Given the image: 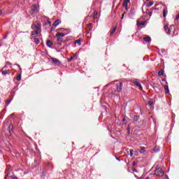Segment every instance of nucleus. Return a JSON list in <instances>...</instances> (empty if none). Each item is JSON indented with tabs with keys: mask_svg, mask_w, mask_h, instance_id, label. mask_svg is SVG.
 Wrapping results in <instances>:
<instances>
[{
	"mask_svg": "<svg viewBox=\"0 0 179 179\" xmlns=\"http://www.w3.org/2000/svg\"><path fill=\"white\" fill-rule=\"evenodd\" d=\"M31 29H32L31 36L40 34L41 33V24L39 22L34 23L31 24Z\"/></svg>",
	"mask_w": 179,
	"mask_h": 179,
	"instance_id": "f257e3e1",
	"label": "nucleus"
},
{
	"mask_svg": "<svg viewBox=\"0 0 179 179\" xmlns=\"http://www.w3.org/2000/svg\"><path fill=\"white\" fill-rule=\"evenodd\" d=\"M65 36H66V34L65 33H62V32H57L56 34V38L57 40V42H60L62 43V37H65Z\"/></svg>",
	"mask_w": 179,
	"mask_h": 179,
	"instance_id": "f03ea898",
	"label": "nucleus"
},
{
	"mask_svg": "<svg viewBox=\"0 0 179 179\" xmlns=\"http://www.w3.org/2000/svg\"><path fill=\"white\" fill-rule=\"evenodd\" d=\"M155 174L158 177H163V176H164V171H163V169L158 168L155 169Z\"/></svg>",
	"mask_w": 179,
	"mask_h": 179,
	"instance_id": "7ed1b4c3",
	"label": "nucleus"
},
{
	"mask_svg": "<svg viewBox=\"0 0 179 179\" xmlns=\"http://www.w3.org/2000/svg\"><path fill=\"white\" fill-rule=\"evenodd\" d=\"M50 61H51L52 64H56V65H61V62L57 58L51 57Z\"/></svg>",
	"mask_w": 179,
	"mask_h": 179,
	"instance_id": "20e7f679",
	"label": "nucleus"
},
{
	"mask_svg": "<svg viewBox=\"0 0 179 179\" xmlns=\"http://www.w3.org/2000/svg\"><path fill=\"white\" fill-rule=\"evenodd\" d=\"M116 90L118 93L122 92V83L120 82L116 85Z\"/></svg>",
	"mask_w": 179,
	"mask_h": 179,
	"instance_id": "39448f33",
	"label": "nucleus"
},
{
	"mask_svg": "<svg viewBox=\"0 0 179 179\" xmlns=\"http://www.w3.org/2000/svg\"><path fill=\"white\" fill-rule=\"evenodd\" d=\"M31 13H37V12H38V7L37 6V5L34 4L31 6Z\"/></svg>",
	"mask_w": 179,
	"mask_h": 179,
	"instance_id": "423d86ee",
	"label": "nucleus"
},
{
	"mask_svg": "<svg viewBox=\"0 0 179 179\" xmlns=\"http://www.w3.org/2000/svg\"><path fill=\"white\" fill-rule=\"evenodd\" d=\"M175 29H176V26H174V24L171 25L170 27L166 31V34H171V31H173V30H175Z\"/></svg>",
	"mask_w": 179,
	"mask_h": 179,
	"instance_id": "0eeeda50",
	"label": "nucleus"
},
{
	"mask_svg": "<svg viewBox=\"0 0 179 179\" xmlns=\"http://www.w3.org/2000/svg\"><path fill=\"white\" fill-rule=\"evenodd\" d=\"M31 41H33V43H35V44L36 45L40 44V39H38L34 36H32Z\"/></svg>",
	"mask_w": 179,
	"mask_h": 179,
	"instance_id": "6e6552de",
	"label": "nucleus"
},
{
	"mask_svg": "<svg viewBox=\"0 0 179 179\" xmlns=\"http://www.w3.org/2000/svg\"><path fill=\"white\" fill-rule=\"evenodd\" d=\"M134 83L136 85V86H138L142 90V85L141 84V82H139V80H134Z\"/></svg>",
	"mask_w": 179,
	"mask_h": 179,
	"instance_id": "1a4fd4ad",
	"label": "nucleus"
},
{
	"mask_svg": "<svg viewBox=\"0 0 179 179\" xmlns=\"http://www.w3.org/2000/svg\"><path fill=\"white\" fill-rule=\"evenodd\" d=\"M130 0H124L122 6L125 8L126 10L128 9V3H129Z\"/></svg>",
	"mask_w": 179,
	"mask_h": 179,
	"instance_id": "9d476101",
	"label": "nucleus"
},
{
	"mask_svg": "<svg viewBox=\"0 0 179 179\" xmlns=\"http://www.w3.org/2000/svg\"><path fill=\"white\" fill-rule=\"evenodd\" d=\"M1 73L4 76H6V75H10V71H9V70H3V69H2Z\"/></svg>",
	"mask_w": 179,
	"mask_h": 179,
	"instance_id": "9b49d317",
	"label": "nucleus"
},
{
	"mask_svg": "<svg viewBox=\"0 0 179 179\" xmlns=\"http://www.w3.org/2000/svg\"><path fill=\"white\" fill-rule=\"evenodd\" d=\"M78 53H75L73 56L71 57V58L68 59L67 61L68 62H71V61H72V59H74V58H76V59H78Z\"/></svg>",
	"mask_w": 179,
	"mask_h": 179,
	"instance_id": "f8f14e48",
	"label": "nucleus"
},
{
	"mask_svg": "<svg viewBox=\"0 0 179 179\" xmlns=\"http://www.w3.org/2000/svg\"><path fill=\"white\" fill-rule=\"evenodd\" d=\"M143 40L145 41V43H150L152 41V38L149 36L144 37Z\"/></svg>",
	"mask_w": 179,
	"mask_h": 179,
	"instance_id": "ddd939ff",
	"label": "nucleus"
},
{
	"mask_svg": "<svg viewBox=\"0 0 179 179\" xmlns=\"http://www.w3.org/2000/svg\"><path fill=\"white\" fill-rule=\"evenodd\" d=\"M46 45L51 48L54 45V43L50 40H48L46 42Z\"/></svg>",
	"mask_w": 179,
	"mask_h": 179,
	"instance_id": "4468645a",
	"label": "nucleus"
},
{
	"mask_svg": "<svg viewBox=\"0 0 179 179\" xmlns=\"http://www.w3.org/2000/svg\"><path fill=\"white\" fill-rule=\"evenodd\" d=\"M164 90H165V93L166 94H169V93H170V90H169V85H164Z\"/></svg>",
	"mask_w": 179,
	"mask_h": 179,
	"instance_id": "2eb2a0df",
	"label": "nucleus"
},
{
	"mask_svg": "<svg viewBox=\"0 0 179 179\" xmlns=\"http://www.w3.org/2000/svg\"><path fill=\"white\" fill-rule=\"evenodd\" d=\"M167 13H169V10H167V8H164V10H163V17H166V16H167Z\"/></svg>",
	"mask_w": 179,
	"mask_h": 179,
	"instance_id": "dca6fc26",
	"label": "nucleus"
},
{
	"mask_svg": "<svg viewBox=\"0 0 179 179\" xmlns=\"http://www.w3.org/2000/svg\"><path fill=\"white\" fill-rule=\"evenodd\" d=\"M61 23V20H57L56 21L54 22L53 23V26H55V27H57V26H58L59 24H60Z\"/></svg>",
	"mask_w": 179,
	"mask_h": 179,
	"instance_id": "f3484780",
	"label": "nucleus"
},
{
	"mask_svg": "<svg viewBox=\"0 0 179 179\" xmlns=\"http://www.w3.org/2000/svg\"><path fill=\"white\" fill-rule=\"evenodd\" d=\"M115 30H117V27H114L113 29H112L110 31V36H113L114 34V33H115Z\"/></svg>",
	"mask_w": 179,
	"mask_h": 179,
	"instance_id": "a211bd4d",
	"label": "nucleus"
},
{
	"mask_svg": "<svg viewBox=\"0 0 179 179\" xmlns=\"http://www.w3.org/2000/svg\"><path fill=\"white\" fill-rule=\"evenodd\" d=\"M97 15H99V13L97 12V10H94L92 17H94V19H96V17H97Z\"/></svg>",
	"mask_w": 179,
	"mask_h": 179,
	"instance_id": "6ab92c4d",
	"label": "nucleus"
},
{
	"mask_svg": "<svg viewBox=\"0 0 179 179\" xmlns=\"http://www.w3.org/2000/svg\"><path fill=\"white\" fill-rule=\"evenodd\" d=\"M163 75H164V70H161L158 72L159 76H163Z\"/></svg>",
	"mask_w": 179,
	"mask_h": 179,
	"instance_id": "aec40b11",
	"label": "nucleus"
},
{
	"mask_svg": "<svg viewBox=\"0 0 179 179\" xmlns=\"http://www.w3.org/2000/svg\"><path fill=\"white\" fill-rule=\"evenodd\" d=\"M145 24L144 22L137 21V26H143Z\"/></svg>",
	"mask_w": 179,
	"mask_h": 179,
	"instance_id": "412c9836",
	"label": "nucleus"
},
{
	"mask_svg": "<svg viewBox=\"0 0 179 179\" xmlns=\"http://www.w3.org/2000/svg\"><path fill=\"white\" fill-rule=\"evenodd\" d=\"M16 80H17V82L22 80V75H18L16 78Z\"/></svg>",
	"mask_w": 179,
	"mask_h": 179,
	"instance_id": "4be33fe9",
	"label": "nucleus"
},
{
	"mask_svg": "<svg viewBox=\"0 0 179 179\" xmlns=\"http://www.w3.org/2000/svg\"><path fill=\"white\" fill-rule=\"evenodd\" d=\"M164 29L165 31H167L169 30V24H166L164 26Z\"/></svg>",
	"mask_w": 179,
	"mask_h": 179,
	"instance_id": "5701e85b",
	"label": "nucleus"
},
{
	"mask_svg": "<svg viewBox=\"0 0 179 179\" xmlns=\"http://www.w3.org/2000/svg\"><path fill=\"white\" fill-rule=\"evenodd\" d=\"M140 153H141V154L145 153V147H141Z\"/></svg>",
	"mask_w": 179,
	"mask_h": 179,
	"instance_id": "b1692460",
	"label": "nucleus"
},
{
	"mask_svg": "<svg viewBox=\"0 0 179 179\" xmlns=\"http://www.w3.org/2000/svg\"><path fill=\"white\" fill-rule=\"evenodd\" d=\"M152 5H153V1H150L148 4H147V6H148V8H150V6H152Z\"/></svg>",
	"mask_w": 179,
	"mask_h": 179,
	"instance_id": "393cba45",
	"label": "nucleus"
},
{
	"mask_svg": "<svg viewBox=\"0 0 179 179\" xmlns=\"http://www.w3.org/2000/svg\"><path fill=\"white\" fill-rule=\"evenodd\" d=\"M8 128H9V132H10H10H13V130H12V128H13V126L12 125H9V127H8Z\"/></svg>",
	"mask_w": 179,
	"mask_h": 179,
	"instance_id": "a878e982",
	"label": "nucleus"
},
{
	"mask_svg": "<svg viewBox=\"0 0 179 179\" xmlns=\"http://www.w3.org/2000/svg\"><path fill=\"white\" fill-rule=\"evenodd\" d=\"M130 156L132 157L134 156V150H130Z\"/></svg>",
	"mask_w": 179,
	"mask_h": 179,
	"instance_id": "bb28decb",
	"label": "nucleus"
},
{
	"mask_svg": "<svg viewBox=\"0 0 179 179\" xmlns=\"http://www.w3.org/2000/svg\"><path fill=\"white\" fill-rule=\"evenodd\" d=\"M10 101H11V100H9V99L6 100V103L7 105L10 104Z\"/></svg>",
	"mask_w": 179,
	"mask_h": 179,
	"instance_id": "cd10ccee",
	"label": "nucleus"
},
{
	"mask_svg": "<svg viewBox=\"0 0 179 179\" xmlns=\"http://www.w3.org/2000/svg\"><path fill=\"white\" fill-rule=\"evenodd\" d=\"M148 104L149 106H153V101H149Z\"/></svg>",
	"mask_w": 179,
	"mask_h": 179,
	"instance_id": "c85d7f7f",
	"label": "nucleus"
},
{
	"mask_svg": "<svg viewBox=\"0 0 179 179\" xmlns=\"http://www.w3.org/2000/svg\"><path fill=\"white\" fill-rule=\"evenodd\" d=\"M76 43L78 44V45H80V40H77Z\"/></svg>",
	"mask_w": 179,
	"mask_h": 179,
	"instance_id": "c756f323",
	"label": "nucleus"
},
{
	"mask_svg": "<svg viewBox=\"0 0 179 179\" xmlns=\"http://www.w3.org/2000/svg\"><path fill=\"white\" fill-rule=\"evenodd\" d=\"M134 121H138V116L136 115L134 116Z\"/></svg>",
	"mask_w": 179,
	"mask_h": 179,
	"instance_id": "7c9ffc66",
	"label": "nucleus"
},
{
	"mask_svg": "<svg viewBox=\"0 0 179 179\" xmlns=\"http://www.w3.org/2000/svg\"><path fill=\"white\" fill-rule=\"evenodd\" d=\"M178 19H179V13H178V15L176 16L175 20H178Z\"/></svg>",
	"mask_w": 179,
	"mask_h": 179,
	"instance_id": "2f4dec72",
	"label": "nucleus"
},
{
	"mask_svg": "<svg viewBox=\"0 0 179 179\" xmlns=\"http://www.w3.org/2000/svg\"><path fill=\"white\" fill-rule=\"evenodd\" d=\"M12 179H17L16 176H11Z\"/></svg>",
	"mask_w": 179,
	"mask_h": 179,
	"instance_id": "473e14b6",
	"label": "nucleus"
},
{
	"mask_svg": "<svg viewBox=\"0 0 179 179\" xmlns=\"http://www.w3.org/2000/svg\"><path fill=\"white\" fill-rule=\"evenodd\" d=\"M165 179H170V178H169V176L168 175H165Z\"/></svg>",
	"mask_w": 179,
	"mask_h": 179,
	"instance_id": "72a5a7b5",
	"label": "nucleus"
},
{
	"mask_svg": "<svg viewBox=\"0 0 179 179\" xmlns=\"http://www.w3.org/2000/svg\"><path fill=\"white\" fill-rule=\"evenodd\" d=\"M62 42H57L58 45H62Z\"/></svg>",
	"mask_w": 179,
	"mask_h": 179,
	"instance_id": "f704fd0d",
	"label": "nucleus"
},
{
	"mask_svg": "<svg viewBox=\"0 0 179 179\" xmlns=\"http://www.w3.org/2000/svg\"><path fill=\"white\" fill-rule=\"evenodd\" d=\"M124 15H125V13H123L122 16V19H124Z\"/></svg>",
	"mask_w": 179,
	"mask_h": 179,
	"instance_id": "c9c22d12",
	"label": "nucleus"
},
{
	"mask_svg": "<svg viewBox=\"0 0 179 179\" xmlns=\"http://www.w3.org/2000/svg\"><path fill=\"white\" fill-rule=\"evenodd\" d=\"M110 85H113V83H110L106 85V87L110 86Z\"/></svg>",
	"mask_w": 179,
	"mask_h": 179,
	"instance_id": "e433bc0d",
	"label": "nucleus"
},
{
	"mask_svg": "<svg viewBox=\"0 0 179 179\" xmlns=\"http://www.w3.org/2000/svg\"><path fill=\"white\" fill-rule=\"evenodd\" d=\"M92 26V23L88 24V27H90Z\"/></svg>",
	"mask_w": 179,
	"mask_h": 179,
	"instance_id": "4c0bfd02",
	"label": "nucleus"
},
{
	"mask_svg": "<svg viewBox=\"0 0 179 179\" xmlns=\"http://www.w3.org/2000/svg\"><path fill=\"white\" fill-rule=\"evenodd\" d=\"M2 15V10H0V16Z\"/></svg>",
	"mask_w": 179,
	"mask_h": 179,
	"instance_id": "58836bf2",
	"label": "nucleus"
},
{
	"mask_svg": "<svg viewBox=\"0 0 179 179\" xmlns=\"http://www.w3.org/2000/svg\"><path fill=\"white\" fill-rule=\"evenodd\" d=\"M162 52H164V50H162Z\"/></svg>",
	"mask_w": 179,
	"mask_h": 179,
	"instance_id": "ea45409f",
	"label": "nucleus"
},
{
	"mask_svg": "<svg viewBox=\"0 0 179 179\" xmlns=\"http://www.w3.org/2000/svg\"><path fill=\"white\" fill-rule=\"evenodd\" d=\"M145 179H150V178H149V177H147Z\"/></svg>",
	"mask_w": 179,
	"mask_h": 179,
	"instance_id": "a19ab883",
	"label": "nucleus"
},
{
	"mask_svg": "<svg viewBox=\"0 0 179 179\" xmlns=\"http://www.w3.org/2000/svg\"><path fill=\"white\" fill-rule=\"evenodd\" d=\"M150 16H152V13H150Z\"/></svg>",
	"mask_w": 179,
	"mask_h": 179,
	"instance_id": "79ce46f5",
	"label": "nucleus"
},
{
	"mask_svg": "<svg viewBox=\"0 0 179 179\" xmlns=\"http://www.w3.org/2000/svg\"><path fill=\"white\" fill-rule=\"evenodd\" d=\"M90 30H92V28H90Z\"/></svg>",
	"mask_w": 179,
	"mask_h": 179,
	"instance_id": "37998d69",
	"label": "nucleus"
},
{
	"mask_svg": "<svg viewBox=\"0 0 179 179\" xmlns=\"http://www.w3.org/2000/svg\"><path fill=\"white\" fill-rule=\"evenodd\" d=\"M147 1H149V0H147Z\"/></svg>",
	"mask_w": 179,
	"mask_h": 179,
	"instance_id": "c03bdc74",
	"label": "nucleus"
}]
</instances>
